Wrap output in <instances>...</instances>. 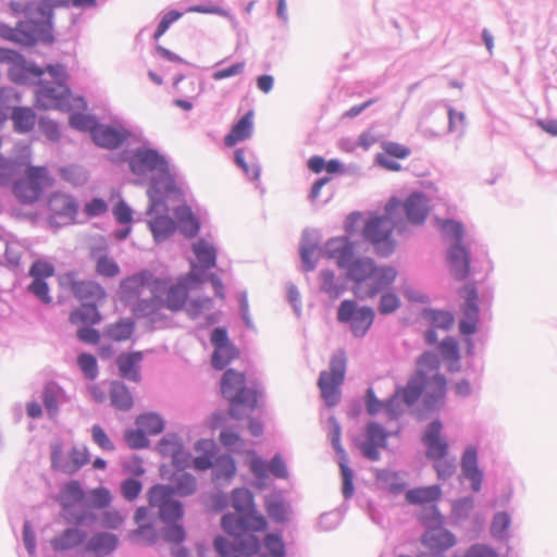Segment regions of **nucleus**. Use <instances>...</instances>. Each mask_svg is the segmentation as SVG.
<instances>
[{
  "instance_id": "1",
  "label": "nucleus",
  "mask_w": 557,
  "mask_h": 557,
  "mask_svg": "<svg viewBox=\"0 0 557 557\" xmlns=\"http://www.w3.org/2000/svg\"><path fill=\"white\" fill-rule=\"evenodd\" d=\"M123 156L134 175L151 174L147 189L148 215L159 209L166 210L165 198L180 199L183 196L178 187V174L171 166L168 158L158 149L143 145L131 151H125Z\"/></svg>"
},
{
  "instance_id": "2",
  "label": "nucleus",
  "mask_w": 557,
  "mask_h": 557,
  "mask_svg": "<svg viewBox=\"0 0 557 557\" xmlns=\"http://www.w3.org/2000/svg\"><path fill=\"white\" fill-rule=\"evenodd\" d=\"M221 394L228 403V416L234 420L248 418V431L258 437L263 433V423L251 417L258 400L264 396V387L257 380L247 382L243 372L227 369L221 377Z\"/></svg>"
},
{
  "instance_id": "3",
  "label": "nucleus",
  "mask_w": 557,
  "mask_h": 557,
  "mask_svg": "<svg viewBox=\"0 0 557 557\" xmlns=\"http://www.w3.org/2000/svg\"><path fill=\"white\" fill-rule=\"evenodd\" d=\"M231 505L235 512H227L222 517V530L227 535L237 537V546L260 549L261 541L255 532L265 530L268 522L256 511L252 493L245 487L233 490Z\"/></svg>"
},
{
  "instance_id": "4",
  "label": "nucleus",
  "mask_w": 557,
  "mask_h": 557,
  "mask_svg": "<svg viewBox=\"0 0 557 557\" xmlns=\"http://www.w3.org/2000/svg\"><path fill=\"white\" fill-rule=\"evenodd\" d=\"M346 277L354 282L352 293L360 299H371L389 288L397 277V270L392 265L377 267L368 257L352 258L347 262Z\"/></svg>"
},
{
  "instance_id": "5",
  "label": "nucleus",
  "mask_w": 557,
  "mask_h": 557,
  "mask_svg": "<svg viewBox=\"0 0 557 557\" xmlns=\"http://www.w3.org/2000/svg\"><path fill=\"white\" fill-rule=\"evenodd\" d=\"M443 423L435 419L428 423L421 435V443L425 447L426 459L433 462V469L437 479L447 481L454 476L457 471L456 458H447L449 454V444L442 435Z\"/></svg>"
},
{
  "instance_id": "6",
  "label": "nucleus",
  "mask_w": 557,
  "mask_h": 557,
  "mask_svg": "<svg viewBox=\"0 0 557 557\" xmlns=\"http://www.w3.org/2000/svg\"><path fill=\"white\" fill-rule=\"evenodd\" d=\"M443 235L454 240L447 249V263L451 275L457 281H465L470 272V251L462 244L465 228L461 222L447 219L442 224Z\"/></svg>"
},
{
  "instance_id": "7",
  "label": "nucleus",
  "mask_w": 557,
  "mask_h": 557,
  "mask_svg": "<svg viewBox=\"0 0 557 557\" xmlns=\"http://www.w3.org/2000/svg\"><path fill=\"white\" fill-rule=\"evenodd\" d=\"M394 227L393 221L387 215H376L366 222L362 237L372 245L379 257L387 258L395 251Z\"/></svg>"
},
{
  "instance_id": "8",
  "label": "nucleus",
  "mask_w": 557,
  "mask_h": 557,
  "mask_svg": "<svg viewBox=\"0 0 557 557\" xmlns=\"http://www.w3.org/2000/svg\"><path fill=\"white\" fill-rule=\"evenodd\" d=\"M347 358L343 349L335 351L330 361V372L322 371L319 375L318 386L327 407L339 403L341 391L346 374Z\"/></svg>"
},
{
  "instance_id": "9",
  "label": "nucleus",
  "mask_w": 557,
  "mask_h": 557,
  "mask_svg": "<svg viewBox=\"0 0 557 557\" xmlns=\"http://www.w3.org/2000/svg\"><path fill=\"white\" fill-rule=\"evenodd\" d=\"M0 63L9 64L8 77L16 85H36L45 74L42 67L9 48L0 47Z\"/></svg>"
},
{
  "instance_id": "10",
  "label": "nucleus",
  "mask_w": 557,
  "mask_h": 557,
  "mask_svg": "<svg viewBox=\"0 0 557 557\" xmlns=\"http://www.w3.org/2000/svg\"><path fill=\"white\" fill-rule=\"evenodd\" d=\"M47 26L48 25L45 24L42 27L33 17L24 15V20L20 21L15 27L1 25L0 35L4 39L28 47L37 42L52 44L54 36L49 33V27Z\"/></svg>"
},
{
  "instance_id": "11",
  "label": "nucleus",
  "mask_w": 557,
  "mask_h": 557,
  "mask_svg": "<svg viewBox=\"0 0 557 557\" xmlns=\"http://www.w3.org/2000/svg\"><path fill=\"white\" fill-rule=\"evenodd\" d=\"M375 319L373 308L369 306H359L356 300L345 299L337 309V321L348 324L351 334L357 338L367 335Z\"/></svg>"
},
{
  "instance_id": "12",
  "label": "nucleus",
  "mask_w": 557,
  "mask_h": 557,
  "mask_svg": "<svg viewBox=\"0 0 557 557\" xmlns=\"http://www.w3.org/2000/svg\"><path fill=\"white\" fill-rule=\"evenodd\" d=\"M35 91V106L42 110L71 111L72 92L67 84H54L40 79Z\"/></svg>"
},
{
  "instance_id": "13",
  "label": "nucleus",
  "mask_w": 557,
  "mask_h": 557,
  "mask_svg": "<svg viewBox=\"0 0 557 557\" xmlns=\"http://www.w3.org/2000/svg\"><path fill=\"white\" fill-rule=\"evenodd\" d=\"M50 460L53 470L71 475L89 462L90 454L86 446H73L69 455H65L62 444L54 442L50 445Z\"/></svg>"
},
{
  "instance_id": "14",
  "label": "nucleus",
  "mask_w": 557,
  "mask_h": 557,
  "mask_svg": "<svg viewBox=\"0 0 557 557\" xmlns=\"http://www.w3.org/2000/svg\"><path fill=\"white\" fill-rule=\"evenodd\" d=\"M50 216L49 223L55 226H63L73 223L78 213V205L71 195L55 193L48 202Z\"/></svg>"
},
{
  "instance_id": "15",
  "label": "nucleus",
  "mask_w": 557,
  "mask_h": 557,
  "mask_svg": "<svg viewBox=\"0 0 557 557\" xmlns=\"http://www.w3.org/2000/svg\"><path fill=\"white\" fill-rule=\"evenodd\" d=\"M391 435L392 433L379 422H368L366 424V441L360 446L363 457L371 461L380 460L379 449L387 447V440Z\"/></svg>"
},
{
  "instance_id": "16",
  "label": "nucleus",
  "mask_w": 557,
  "mask_h": 557,
  "mask_svg": "<svg viewBox=\"0 0 557 557\" xmlns=\"http://www.w3.org/2000/svg\"><path fill=\"white\" fill-rule=\"evenodd\" d=\"M465 302L461 307L462 318L459 321V332L465 336H471L478 332L480 319L479 294L473 285L465 287Z\"/></svg>"
},
{
  "instance_id": "17",
  "label": "nucleus",
  "mask_w": 557,
  "mask_h": 557,
  "mask_svg": "<svg viewBox=\"0 0 557 557\" xmlns=\"http://www.w3.org/2000/svg\"><path fill=\"white\" fill-rule=\"evenodd\" d=\"M129 137L131 132L123 126L98 123L92 131L91 139L96 146L113 150L120 148Z\"/></svg>"
},
{
  "instance_id": "18",
  "label": "nucleus",
  "mask_w": 557,
  "mask_h": 557,
  "mask_svg": "<svg viewBox=\"0 0 557 557\" xmlns=\"http://www.w3.org/2000/svg\"><path fill=\"white\" fill-rule=\"evenodd\" d=\"M70 0H39L28 1L24 5V15L33 17L40 26L47 24L49 33L53 34L54 9L67 5Z\"/></svg>"
},
{
  "instance_id": "19",
  "label": "nucleus",
  "mask_w": 557,
  "mask_h": 557,
  "mask_svg": "<svg viewBox=\"0 0 557 557\" xmlns=\"http://www.w3.org/2000/svg\"><path fill=\"white\" fill-rule=\"evenodd\" d=\"M65 280L70 284L74 297L82 302L97 304L106 298L104 288L95 281H77L72 272L65 275Z\"/></svg>"
},
{
  "instance_id": "20",
  "label": "nucleus",
  "mask_w": 557,
  "mask_h": 557,
  "mask_svg": "<svg viewBox=\"0 0 557 557\" xmlns=\"http://www.w3.org/2000/svg\"><path fill=\"white\" fill-rule=\"evenodd\" d=\"M322 253L335 259L337 267L342 269L355 257V243L348 236L332 237L324 244Z\"/></svg>"
},
{
  "instance_id": "21",
  "label": "nucleus",
  "mask_w": 557,
  "mask_h": 557,
  "mask_svg": "<svg viewBox=\"0 0 557 557\" xmlns=\"http://www.w3.org/2000/svg\"><path fill=\"white\" fill-rule=\"evenodd\" d=\"M461 473L465 479L471 483V490L475 493L482 488L484 479L483 471L479 468L478 448L473 445H468L461 455L460 460Z\"/></svg>"
},
{
  "instance_id": "22",
  "label": "nucleus",
  "mask_w": 557,
  "mask_h": 557,
  "mask_svg": "<svg viewBox=\"0 0 557 557\" xmlns=\"http://www.w3.org/2000/svg\"><path fill=\"white\" fill-rule=\"evenodd\" d=\"M456 543L457 539L455 534L441 525L431 527L421 535V544L424 547L441 554L454 547Z\"/></svg>"
},
{
  "instance_id": "23",
  "label": "nucleus",
  "mask_w": 557,
  "mask_h": 557,
  "mask_svg": "<svg viewBox=\"0 0 557 557\" xmlns=\"http://www.w3.org/2000/svg\"><path fill=\"white\" fill-rule=\"evenodd\" d=\"M253 475L258 479H265L272 474L276 479H287V466L281 454H275L269 461L260 457L251 460L250 465Z\"/></svg>"
},
{
  "instance_id": "24",
  "label": "nucleus",
  "mask_w": 557,
  "mask_h": 557,
  "mask_svg": "<svg viewBox=\"0 0 557 557\" xmlns=\"http://www.w3.org/2000/svg\"><path fill=\"white\" fill-rule=\"evenodd\" d=\"M157 451L162 457H171L173 465L178 469L186 467L184 456V445L182 438L176 433H166L157 444Z\"/></svg>"
},
{
  "instance_id": "25",
  "label": "nucleus",
  "mask_w": 557,
  "mask_h": 557,
  "mask_svg": "<svg viewBox=\"0 0 557 557\" xmlns=\"http://www.w3.org/2000/svg\"><path fill=\"white\" fill-rule=\"evenodd\" d=\"M320 244V233L317 230H305L299 244V253L302 270L311 272L317 267V260L313 259Z\"/></svg>"
},
{
  "instance_id": "26",
  "label": "nucleus",
  "mask_w": 557,
  "mask_h": 557,
  "mask_svg": "<svg viewBox=\"0 0 557 557\" xmlns=\"http://www.w3.org/2000/svg\"><path fill=\"white\" fill-rule=\"evenodd\" d=\"M166 210L159 209L154 213H161L148 221V227L153 236L156 243H162L169 239L177 230L176 222L168 215ZM153 214V212L151 213Z\"/></svg>"
},
{
  "instance_id": "27",
  "label": "nucleus",
  "mask_w": 557,
  "mask_h": 557,
  "mask_svg": "<svg viewBox=\"0 0 557 557\" xmlns=\"http://www.w3.org/2000/svg\"><path fill=\"white\" fill-rule=\"evenodd\" d=\"M407 220L416 225L424 223L429 214L428 199L423 193L416 191L408 196L404 202Z\"/></svg>"
},
{
  "instance_id": "28",
  "label": "nucleus",
  "mask_w": 557,
  "mask_h": 557,
  "mask_svg": "<svg viewBox=\"0 0 557 557\" xmlns=\"http://www.w3.org/2000/svg\"><path fill=\"white\" fill-rule=\"evenodd\" d=\"M144 355L141 351L122 352L116 358L119 373L123 379L131 382L140 381V362Z\"/></svg>"
},
{
  "instance_id": "29",
  "label": "nucleus",
  "mask_w": 557,
  "mask_h": 557,
  "mask_svg": "<svg viewBox=\"0 0 557 557\" xmlns=\"http://www.w3.org/2000/svg\"><path fill=\"white\" fill-rule=\"evenodd\" d=\"M87 532L78 527H71L54 536L50 544L55 552H64L76 548L85 543Z\"/></svg>"
},
{
  "instance_id": "30",
  "label": "nucleus",
  "mask_w": 557,
  "mask_h": 557,
  "mask_svg": "<svg viewBox=\"0 0 557 557\" xmlns=\"http://www.w3.org/2000/svg\"><path fill=\"white\" fill-rule=\"evenodd\" d=\"M426 385V373L422 370H417L414 376L409 379L405 387L397 389L401 401L410 407L414 405L422 396Z\"/></svg>"
},
{
  "instance_id": "31",
  "label": "nucleus",
  "mask_w": 557,
  "mask_h": 557,
  "mask_svg": "<svg viewBox=\"0 0 557 557\" xmlns=\"http://www.w3.org/2000/svg\"><path fill=\"white\" fill-rule=\"evenodd\" d=\"M174 216L176 219L177 228L185 237L193 238L198 234L200 222L189 206H177L174 209Z\"/></svg>"
},
{
  "instance_id": "32",
  "label": "nucleus",
  "mask_w": 557,
  "mask_h": 557,
  "mask_svg": "<svg viewBox=\"0 0 557 557\" xmlns=\"http://www.w3.org/2000/svg\"><path fill=\"white\" fill-rule=\"evenodd\" d=\"M214 550L220 557H256L260 549L242 548L237 546V537L232 541L222 535H216L213 540Z\"/></svg>"
},
{
  "instance_id": "33",
  "label": "nucleus",
  "mask_w": 557,
  "mask_h": 557,
  "mask_svg": "<svg viewBox=\"0 0 557 557\" xmlns=\"http://www.w3.org/2000/svg\"><path fill=\"white\" fill-rule=\"evenodd\" d=\"M318 282L320 292L325 294L331 300L338 299L346 290L344 281L336 277L334 271L330 269L320 271Z\"/></svg>"
},
{
  "instance_id": "34",
  "label": "nucleus",
  "mask_w": 557,
  "mask_h": 557,
  "mask_svg": "<svg viewBox=\"0 0 557 557\" xmlns=\"http://www.w3.org/2000/svg\"><path fill=\"white\" fill-rule=\"evenodd\" d=\"M119 545V537L110 532H97L86 543V550L98 555H110Z\"/></svg>"
},
{
  "instance_id": "35",
  "label": "nucleus",
  "mask_w": 557,
  "mask_h": 557,
  "mask_svg": "<svg viewBox=\"0 0 557 557\" xmlns=\"http://www.w3.org/2000/svg\"><path fill=\"white\" fill-rule=\"evenodd\" d=\"M253 129V111H248L237 123H235L231 132L225 136L224 144L227 147L235 146L238 141L249 139Z\"/></svg>"
},
{
  "instance_id": "36",
  "label": "nucleus",
  "mask_w": 557,
  "mask_h": 557,
  "mask_svg": "<svg viewBox=\"0 0 557 557\" xmlns=\"http://www.w3.org/2000/svg\"><path fill=\"white\" fill-rule=\"evenodd\" d=\"M236 473L235 459L228 454L218 455L212 467V481L220 484L222 481L230 482Z\"/></svg>"
},
{
  "instance_id": "37",
  "label": "nucleus",
  "mask_w": 557,
  "mask_h": 557,
  "mask_svg": "<svg viewBox=\"0 0 557 557\" xmlns=\"http://www.w3.org/2000/svg\"><path fill=\"white\" fill-rule=\"evenodd\" d=\"M10 119L13 122V128L18 134H26L30 132L36 123V113L28 107H13L11 108Z\"/></svg>"
},
{
  "instance_id": "38",
  "label": "nucleus",
  "mask_w": 557,
  "mask_h": 557,
  "mask_svg": "<svg viewBox=\"0 0 557 557\" xmlns=\"http://www.w3.org/2000/svg\"><path fill=\"white\" fill-rule=\"evenodd\" d=\"M85 500V492L81 485V483L76 480H72L65 483L60 493L57 496V502L60 504L61 508H67L70 505L75 504H84Z\"/></svg>"
},
{
  "instance_id": "39",
  "label": "nucleus",
  "mask_w": 557,
  "mask_h": 557,
  "mask_svg": "<svg viewBox=\"0 0 557 557\" xmlns=\"http://www.w3.org/2000/svg\"><path fill=\"white\" fill-rule=\"evenodd\" d=\"M191 250L197 259V263L203 265L205 269H213L216 267L218 251L215 247L205 238H199L191 245Z\"/></svg>"
},
{
  "instance_id": "40",
  "label": "nucleus",
  "mask_w": 557,
  "mask_h": 557,
  "mask_svg": "<svg viewBox=\"0 0 557 557\" xmlns=\"http://www.w3.org/2000/svg\"><path fill=\"white\" fill-rule=\"evenodd\" d=\"M265 510L273 522L285 523L288 521L290 506L280 494H273L265 498Z\"/></svg>"
},
{
  "instance_id": "41",
  "label": "nucleus",
  "mask_w": 557,
  "mask_h": 557,
  "mask_svg": "<svg viewBox=\"0 0 557 557\" xmlns=\"http://www.w3.org/2000/svg\"><path fill=\"white\" fill-rule=\"evenodd\" d=\"M164 299L161 297L139 298L132 311L136 318H148L152 323L157 321L158 311L163 308Z\"/></svg>"
},
{
  "instance_id": "42",
  "label": "nucleus",
  "mask_w": 557,
  "mask_h": 557,
  "mask_svg": "<svg viewBox=\"0 0 557 557\" xmlns=\"http://www.w3.org/2000/svg\"><path fill=\"white\" fill-rule=\"evenodd\" d=\"M442 496V488L437 484L416 487L407 491L406 500L411 505H423L435 502Z\"/></svg>"
},
{
  "instance_id": "43",
  "label": "nucleus",
  "mask_w": 557,
  "mask_h": 557,
  "mask_svg": "<svg viewBox=\"0 0 557 557\" xmlns=\"http://www.w3.org/2000/svg\"><path fill=\"white\" fill-rule=\"evenodd\" d=\"M188 290L189 287L180 278L177 284L170 286L163 307L173 312L182 310L187 301Z\"/></svg>"
},
{
  "instance_id": "44",
  "label": "nucleus",
  "mask_w": 557,
  "mask_h": 557,
  "mask_svg": "<svg viewBox=\"0 0 557 557\" xmlns=\"http://www.w3.org/2000/svg\"><path fill=\"white\" fill-rule=\"evenodd\" d=\"M421 317L432 327L448 331L455 323V317L450 311L435 308H424Z\"/></svg>"
},
{
  "instance_id": "45",
  "label": "nucleus",
  "mask_w": 557,
  "mask_h": 557,
  "mask_svg": "<svg viewBox=\"0 0 557 557\" xmlns=\"http://www.w3.org/2000/svg\"><path fill=\"white\" fill-rule=\"evenodd\" d=\"M111 405L122 411H127L133 406V396L128 387L121 381H112L110 384Z\"/></svg>"
},
{
  "instance_id": "46",
  "label": "nucleus",
  "mask_w": 557,
  "mask_h": 557,
  "mask_svg": "<svg viewBox=\"0 0 557 557\" xmlns=\"http://www.w3.org/2000/svg\"><path fill=\"white\" fill-rule=\"evenodd\" d=\"M286 548L283 537L280 533L265 534L261 548L256 557H285Z\"/></svg>"
},
{
  "instance_id": "47",
  "label": "nucleus",
  "mask_w": 557,
  "mask_h": 557,
  "mask_svg": "<svg viewBox=\"0 0 557 557\" xmlns=\"http://www.w3.org/2000/svg\"><path fill=\"white\" fill-rule=\"evenodd\" d=\"M64 391L55 382H48L42 389V403L50 418L59 413V401L63 397Z\"/></svg>"
},
{
  "instance_id": "48",
  "label": "nucleus",
  "mask_w": 557,
  "mask_h": 557,
  "mask_svg": "<svg viewBox=\"0 0 557 557\" xmlns=\"http://www.w3.org/2000/svg\"><path fill=\"white\" fill-rule=\"evenodd\" d=\"M101 314L97 308V304L82 302V306L73 310L70 314L72 324L92 325L99 323Z\"/></svg>"
},
{
  "instance_id": "49",
  "label": "nucleus",
  "mask_w": 557,
  "mask_h": 557,
  "mask_svg": "<svg viewBox=\"0 0 557 557\" xmlns=\"http://www.w3.org/2000/svg\"><path fill=\"white\" fill-rule=\"evenodd\" d=\"M150 276V271L141 270L131 276H127L121 282V290L126 298L139 297L143 288L146 287L147 277Z\"/></svg>"
},
{
  "instance_id": "50",
  "label": "nucleus",
  "mask_w": 557,
  "mask_h": 557,
  "mask_svg": "<svg viewBox=\"0 0 557 557\" xmlns=\"http://www.w3.org/2000/svg\"><path fill=\"white\" fill-rule=\"evenodd\" d=\"M135 325L134 320L129 318L120 319L117 322L107 325L104 335L114 342H123L131 338Z\"/></svg>"
},
{
  "instance_id": "51",
  "label": "nucleus",
  "mask_w": 557,
  "mask_h": 557,
  "mask_svg": "<svg viewBox=\"0 0 557 557\" xmlns=\"http://www.w3.org/2000/svg\"><path fill=\"white\" fill-rule=\"evenodd\" d=\"M62 516L66 523L74 524L75 527L79 525H90L95 523L98 519L97 515L89 509L77 510L75 505H70V507L61 508Z\"/></svg>"
},
{
  "instance_id": "52",
  "label": "nucleus",
  "mask_w": 557,
  "mask_h": 557,
  "mask_svg": "<svg viewBox=\"0 0 557 557\" xmlns=\"http://www.w3.org/2000/svg\"><path fill=\"white\" fill-rule=\"evenodd\" d=\"M112 496L104 486H99L85 493L84 505L91 509H106L110 506Z\"/></svg>"
},
{
  "instance_id": "53",
  "label": "nucleus",
  "mask_w": 557,
  "mask_h": 557,
  "mask_svg": "<svg viewBox=\"0 0 557 557\" xmlns=\"http://www.w3.org/2000/svg\"><path fill=\"white\" fill-rule=\"evenodd\" d=\"M443 106L447 110L448 117V127L447 132L451 134H457L458 138H462L466 134L467 128V119L463 112L457 111L446 101H442Z\"/></svg>"
},
{
  "instance_id": "54",
  "label": "nucleus",
  "mask_w": 557,
  "mask_h": 557,
  "mask_svg": "<svg viewBox=\"0 0 557 557\" xmlns=\"http://www.w3.org/2000/svg\"><path fill=\"white\" fill-rule=\"evenodd\" d=\"M136 425L144 430L145 433L157 435L164 430V420L159 413L147 412L136 418Z\"/></svg>"
},
{
  "instance_id": "55",
  "label": "nucleus",
  "mask_w": 557,
  "mask_h": 557,
  "mask_svg": "<svg viewBox=\"0 0 557 557\" xmlns=\"http://www.w3.org/2000/svg\"><path fill=\"white\" fill-rule=\"evenodd\" d=\"M13 195L23 205H32L40 197V189L32 187L23 178L17 180L13 185Z\"/></svg>"
},
{
  "instance_id": "56",
  "label": "nucleus",
  "mask_w": 557,
  "mask_h": 557,
  "mask_svg": "<svg viewBox=\"0 0 557 557\" xmlns=\"http://www.w3.org/2000/svg\"><path fill=\"white\" fill-rule=\"evenodd\" d=\"M24 163L17 158H7L0 153V185H7L18 175Z\"/></svg>"
},
{
  "instance_id": "57",
  "label": "nucleus",
  "mask_w": 557,
  "mask_h": 557,
  "mask_svg": "<svg viewBox=\"0 0 557 557\" xmlns=\"http://www.w3.org/2000/svg\"><path fill=\"white\" fill-rule=\"evenodd\" d=\"M174 496V487L172 485L156 484L148 492V503L151 507L160 508L170 502Z\"/></svg>"
},
{
  "instance_id": "58",
  "label": "nucleus",
  "mask_w": 557,
  "mask_h": 557,
  "mask_svg": "<svg viewBox=\"0 0 557 557\" xmlns=\"http://www.w3.org/2000/svg\"><path fill=\"white\" fill-rule=\"evenodd\" d=\"M158 509L159 518L163 523L177 522L184 516L183 504L174 498H172L170 502L165 503Z\"/></svg>"
},
{
  "instance_id": "59",
  "label": "nucleus",
  "mask_w": 557,
  "mask_h": 557,
  "mask_svg": "<svg viewBox=\"0 0 557 557\" xmlns=\"http://www.w3.org/2000/svg\"><path fill=\"white\" fill-rule=\"evenodd\" d=\"M474 508V498L470 495L455 499L451 504V518L461 523L466 521Z\"/></svg>"
},
{
  "instance_id": "60",
  "label": "nucleus",
  "mask_w": 557,
  "mask_h": 557,
  "mask_svg": "<svg viewBox=\"0 0 557 557\" xmlns=\"http://www.w3.org/2000/svg\"><path fill=\"white\" fill-rule=\"evenodd\" d=\"M98 121L94 115L85 114L81 112H73L69 117V124L72 128L88 132L90 137L92 136V131L98 125Z\"/></svg>"
},
{
  "instance_id": "61",
  "label": "nucleus",
  "mask_w": 557,
  "mask_h": 557,
  "mask_svg": "<svg viewBox=\"0 0 557 557\" xmlns=\"http://www.w3.org/2000/svg\"><path fill=\"white\" fill-rule=\"evenodd\" d=\"M172 486L174 487V495L176 494L181 497L190 496L197 488L196 478L188 472H183L175 479Z\"/></svg>"
},
{
  "instance_id": "62",
  "label": "nucleus",
  "mask_w": 557,
  "mask_h": 557,
  "mask_svg": "<svg viewBox=\"0 0 557 557\" xmlns=\"http://www.w3.org/2000/svg\"><path fill=\"white\" fill-rule=\"evenodd\" d=\"M510 524L511 518L506 511L496 512L491 523V534L496 540H505Z\"/></svg>"
},
{
  "instance_id": "63",
  "label": "nucleus",
  "mask_w": 557,
  "mask_h": 557,
  "mask_svg": "<svg viewBox=\"0 0 557 557\" xmlns=\"http://www.w3.org/2000/svg\"><path fill=\"white\" fill-rule=\"evenodd\" d=\"M77 364L87 380L94 381L98 376L97 358L89 352H82L77 357Z\"/></svg>"
},
{
  "instance_id": "64",
  "label": "nucleus",
  "mask_w": 557,
  "mask_h": 557,
  "mask_svg": "<svg viewBox=\"0 0 557 557\" xmlns=\"http://www.w3.org/2000/svg\"><path fill=\"white\" fill-rule=\"evenodd\" d=\"M49 178L47 168L28 165L25 171V177L23 178L32 187L40 189L42 193L44 183Z\"/></svg>"
}]
</instances>
